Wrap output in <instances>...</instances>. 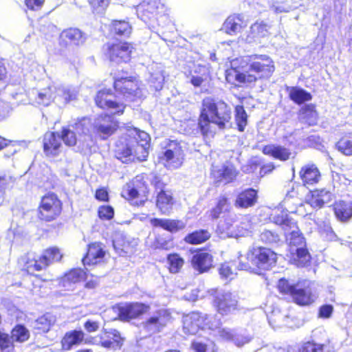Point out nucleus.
Returning a JSON list of instances; mask_svg holds the SVG:
<instances>
[{
    "mask_svg": "<svg viewBox=\"0 0 352 352\" xmlns=\"http://www.w3.org/2000/svg\"><path fill=\"white\" fill-rule=\"evenodd\" d=\"M225 72L227 82L234 86L254 85L258 81L269 80L275 71L272 58L267 54H253L236 60Z\"/></svg>",
    "mask_w": 352,
    "mask_h": 352,
    "instance_id": "1",
    "label": "nucleus"
},
{
    "mask_svg": "<svg viewBox=\"0 0 352 352\" xmlns=\"http://www.w3.org/2000/svg\"><path fill=\"white\" fill-rule=\"evenodd\" d=\"M232 112L223 100L212 96L203 98L197 119V129L203 137H213L216 134L212 124L224 130L232 123Z\"/></svg>",
    "mask_w": 352,
    "mask_h": 352,
    "instance_id": "2",
    "label": "nucleus"
},
{
    "mask_svg": "<svg viewBox=\"0 0 352 352\" xmlns=\"http://www.w3.org/2000/svg\"><path fill=\"white\" fill-rule=\"evenodd\" d=\"M148 135L137 128H129L115 142L113 153L123 163L132 160L143 162L148 155Z\"/></svg>",
    "mask_w": 352,
    "mask_h": 352,
    "instance_id": "3",
    "label": "nucleus"
},
{
    "mask_svg": "<svg viewBox=\"0 0 352 352\" xmlns=\"http://www.w3.org/2000/svg\"><path fill=\"white\" fill-rule=\"evenodd\" d=\"M278 254L272 249L262 245L249 248L239 261L241 270L262 274L276 265Z\"/></svg>",
    "mask_w": 352,
    "mask_h": 352,
    "instance_id": "4",
    "label": "nucleus"
},
{
    "mask_svg": "<svg viewBox=\"0 0 352 352\" xmlns=\"http://www.w3.org/2000/svg\"><path fill=\"white\" fill-rule=\"evenodd\" d=\"M63 257L61 250L57 246H50L44 249L40 255L27 253L23 258L22 271L34 277L40 283H46L48 279L36 272L47 270L54 263L60 262Z\"/></svg>",
    "mask_w": 352,
    "mask_h": 352,
    "instance_id": "5",
    "label": "nucleus"
},
{
    "mask_svg": "<svg viewBox=\"0 0 352 352\" xmlns=\"http://www.w3.org/2000/svg\"><path fill=\"white\" fill-rule=\"evenodd\" d=\"M114 96V93L110 88H102L96 91L94 98L95 105L105 112L98 117L99 121L104 122L107 118L119 116L124 113L126 104L116 100Z\"/></svg>",
    "mask_w": 352,
    "mask_h": 352,
    "instance_id": "6",
    "label": "nucleus"
},
{
    "mask_svg": "<svg viewBox=\"0 0 352 352\" xmlns=\"http://www.w3.org/2000/svg\"><path fill=\"white\" fill-rule=\"evenodd\" d=\"M63 202L55 192L50 191L41 196L36 209V216L41 222H52L60 217Z\"/></svg>",
    "mask_w": 352,
    "mask_h": 352,
    "instance_id": "7",
    "label": "nucleus"
},
{
    "mask_svg": "<svg viewBox=\"0 0 352 352\" xmlns=\"http://www.w3.org/2000/svg\"><path fill=\"white\" fill-rule=\"evenodd\" d=\"M112 87L122 102H135L142 94L141 81L137 76H114Z\"/></svg>",
    "mask_w": 352,
    "mask_h": 352,
    "instance_id": "8",
    "label": "nucleus"
},
{
    "mask_svg": "<svg viewBox=\"0 0 352 352\" xmlns=\"http://www.w3.org/2000/svg\"><path fill=\"white\" fill-rule=\"evenodd\" d=\"M276 288L281 295L292 298L294 302L299 306H309L315 301V296L311 289L298 287V284L291 283L285 278L278 280Z\"/></svg>",
    "mask_w": 352,
    "mask_h": 352,
    "instance_id": "9",
    "label": "nucleus"
},
{
    "mask_svg": "<svg viewBox=\"0 0 352 352\" xmlns=\"http://www.w3.org/2000/svg\"><path fill=\"white\" fill-rule=\"evenodd\" d=\"M184 156V151L179 141L167 140L158 155V162L167 169H176L182 165Z\"/></svg>",
    "mask_w": 352,
    "mask_h": 352,
    "instance_id": "10",
    "label": "nucleus"
},
{
    "mask_svg": "<svg viewBox=\"0 0 352 352\" xmlns=\"http://www.w3.org/2000/svg\"><path fill=\"white\" fill-rule=\"evenodd\" d=\"M155 197L157 208L162 214L169 212L175 204V199L171 190L167 188V184L157 175H155L151 180Z\"/></svg>",
    "mask_w": 352,
    "mask_h": 352,
    "instance_id": "11",
    "label": "nucleus"
},
{
    "mask_svg": "<svg viewBox=\"0 0 352 352\" xmlns=\"http://www.w3.org/2000/svg\"><path fill=\"white\" fill-rule=\"evenodd\" d=\"M30 338L29 329L23 324H17L10 335L0 330V352H16L14 343H24Z\"/></svg>",
    "mask_w": 352,
    "mask_h": 352,
    "instance_id": "12",
    "label": "nucleus"
},
{
    "mask_svg": "<svg viewBox=\"0 0 352 352\" xmlns=\"http://www.w3.org/2000/svg\"><path fill=\"white\" fill-rule=\"evenodd\" d=\"M132 43L118 41L113 43H107L104 54L105 57L111 62L117 64L129 63L132 56L134 50Z\"/></svg>",
    "mask_w": 352,
    "mask_h": 352,
    "instance_id": "13",
    "label": "nucleus"
},
{
    "mask_svg": "<svg viewBox=\"0 0 352 352\" xmlns=\"http://www.w3.org/2000/svg\"><path fill=\"white\" fill-rule=\"evenodd\" d=\"M149 189L142 179L126 183L122 188L121 197L133 205L140 206L144 204L148 199Z\"/></svg>",
    "mask_w": 352,
    "mask_h": 352,
    "instance_id": "14",
    "label": "nucleus"
},
{
    "mask_svg": "<svg viewBox=\"0 0 352 352\" xmlns=\"http://www.w3.org/2000/svg\"><path fill=\"white\" fill-rule=\"evenodd\" d=\"M118 318L122 322L140 319L151 310L148 304L141 302H128L116 305Z\"/></svg>",
    "mask_w": 352,
    "mask_h": 352,
    "instance_id": "15",
    "label": "nucleus"
},
{
    "mask_svg": "<svg viewBox=\"0 0 352 352\" xmlns=\"http://www.w3.org/2000/svg\"><path fill=\"white\" fill-rule=\"evenodd\" d=\"M208 324L207 316L199 311H191L182 317V330L187 336L195 335Z\"/></svg>",
    "mask_w": 352,
    "mask_h": 352,
    "instance_id": "16",
    "label": "nucleus"
},
{
    "mask_svg": "<svg viewBox=\"0 0 352 352\" xmlns=\"http://www.w3.org/2000/svg\"><path fill=\"white\" fill-rule=\"evenodd\" d=\"M212 305L217 313L221 316H228L239 309L238 300L230 292L216 294L213 297Z\"/></svg>",
    "mask_w": 352,
    "mask_h": 352,
    "instance_id": "17",
    "label": "nucleus"
},
{
    "mask_svg": "<svg viewBox=\"0 0 352 352\" xmlns=\"http://www.w3.org/2000/svg\"><path fill=\"white\" fill-rule=\"evenodd\" d=\"M85 118L78 119L74 124L63 126L60 130V137L64 144L72 147L78 142V135L85 134L87 130Z\"/></svg>",
    "mask_w": 352,
    "mask_h": 352,
    "instance_id": "18",
    "label": "nucleus"
},
{
    "mask_svg": "<svg viewBox=\"0 0 352 352\" xmlns=\"http://www.w3.org/2000/svg\"><path fill=\"white\" fill-rule=\"evenodd\" d=\"M166 11V8L160 0H148L140 5L138 12L142 21L149 22L164 16Z\"/></svg>",
    "mask_w": 352,
    "mask_h": 352,
    "instance_id": "19",
    "label": "nucleus"
},
{
    "mask_svg": "<svg viewBox=\"0 0 352 352\" xmlns=\"http://www.w3.org/2000/svg\"><path fill=\"white\" fill-rule=\"evenodd\" d=\"M86 36L80 29L68 28L64 29L58 37V45L66 50L70 47H77L85 43Z\"/></svg>",
    "mask_w": 352,
    "mask_h": 352,
    "instance_id": "20",
    "label": "nucleus"
},
{
    "mask_svg": "<svg viewBox=\"0 0 352 352\" xmlns=\"http://www.w3.org/2000/svg\"><path fill=\"white\" fill-rule=\"evenodd\" d=\"M239 175V171L230 162L223 164L219 168H212L210 170V177L216 186L223 182L226 184L232 183L236 179Z\"/></svg>",
    "mask_w": 352,
    "mask_h": 352,
    "instance_id": "21",
    "label": "nucleus"
},
{
    "mask_svg": "<svg viewBox=\"0 0 352 352\" xmlns=\"http://www.w3.org/2000/svg\"><path fill=\"white\" fill-rule=\"evenodd\" d=\"M299 178L305 187L317 185L322 179V174L318 166L314 163L302 165L299 170Z\"/></svg>",
    "mask_w": 352,
    "mask_h": 352,
    "instance_id": "22",
    "label": "nucleus"
},
{
    "mask_svg": "<svg viewBox=\"0 0 352 352\" xmlns=\"http://www.w3.org/2000/svg\"><path fill=\"white\" fill-rule=\"evenodd\" d=\"M60 135L54 131L46 132L43 138V150L45 156L54 157L62 151V143Z\"/></svg>",
    "mask_w": 352,
    "mask_h": 352,
    "instance_id": "23",
    "label": "nucleus"
},
{
    "mask_svg": "<svg viewBox=\"0 0 352 352\" xmlns=\"http://www.w3.org/2000/svg\"><path fill=\"white\" fill-rule=\"evenodd\" d=\"M332 192L325 188H315L310 190L306 203L309 204L312 208L321 209L324 205L333 199Z\"/></svg>",
    "mask_w": 352,
    "mask_h": 352,
    "instance_id": "24",
    "label": "nucleus"
},
{
    "mask_svg": "<svg viewBox=\"0 0 352 352\" xmlns=\"http://www.w3.org/2000/svg\"><path fill=\"white\" fill-rule=\"evenodd\" d=\"M258 199V190L254 188H247L236 195L234 204L237 208L247 209L255 206Z\"/></svg>",
    "mask_w": 352,
    "mask_h": 352,
    "instance_id": "25",
    "label": "nucleus"
},
{
    "mask_svg": "<svg viewBox=\"0 0 352 352\" xmlns=\"http://www.w3.org/2000/svg\"><path fill=\"white\" fill-rule=\"evenodd\" d=\"M105 256L102 244L100 242H93L87 245V252L82 258L84 265H96L101 263Z\"/></svg>",
    "mask_w": 352,
    "mask_h": 352,
    "instance_id": "26",
    "label": "nucleus"
},
{
    "mask_svg": "<svg viewBox=\"0 0 352 352\" xmlns=\"http://www.w3.org/2000/svg\"><path fill=\"white\" fill-rule=\"evenodd\" d=\"M298 120L307 126H314L318 123L320 116L314 103L305 104L298 111Z\"/></svg>",
    "mask_w": 352,
    "mask_h": 352,
    "instance_id": "27",
    "label": "nucleus"
},
{
    "mask_svg": "<svg viewBox=\"0 0 352 352\" xmlns=\"http://www.w3.org/2000/svg\"><path fill=\"white\" fill-rule=\"evenodd\" d=\"M336 217L341 223H347L352 219V201L339 199L329 206Z\"/></svg>",
    "mask_w": 352,
    "mask_h": 352,
    "instance_id": "28",
    "label": "nucleus"
},
{
    "mask_svg": "<svg viewBox=\"0 0 352 352\" xmlns=\"http://www.w3.org/2000/svg\"><path fill=\"white\" fill-rule=\"evenodd\" d=\"M212 256L204 249H198L192 256V267L199 273L208 272L212 266Z\"/></svg>",
    "mask_w": 352,
    "mask_h": 352,
    "instance_id": "29",
    "label": "nucleus"
},
{
    "mask_svg": "<svg viewBox=\"0 0 352 352\" xmlns=\"http://www.w3.org/2000/svg\"><path fill=\"white\" fill-rule=\"evenodd\" d=\"M123 341L124 339L118 331L111 329L104 331L99 344L105 349L117 351L122 348Z\"/></svg>",
    "mask_w": 352,
    "mask_h": 352,
    "instance_id": "30",
    "label": "nucleus"
},
{
    "mask_svg": "<svg viewBox=\"0 0 352 352\" xmlns=\"http://www.w3.org/2000/svg\"><path fill=\"white\" fill-rule=\"evenodd\" d=\"M85 338V333L81 330L67 331L60 340L61 350L68 351L74 346L80 345Z\"/></svg>",
    "mask_w": 352,
    "mask_h": 352,
    "instance_id": "31",
    "label": "nucleus"
},
{
    "mask_svg": "<svg viewBox=\"0 0 352 352\" xmlns=\"http://www.w3.org/2000/svg\"><path fill=\"white\" fill-rule=\"evenodd\" d=\"M153 228H161L170 233H175L185 228V223L179 219L153 218L150 220Z\"/></svg>",
    "mask_w": 352,
    "mask_h": 352,
    "instance_id": "32",
    "label": "nucleus"
},
{
    "mask_svg": "<svg viewBox=\"0 0 352 352\" xmlns=\"http://www.w3.org/2000/svg\"><path fill=\"white\" fill-rule=\"evenodd\" d=\"M262 153L282 162L289 160L292 156V151L289 148L279 144H267L262 147Z\"/></svg>",
    "mask_w": 352,
    "mask_h": 352,
    "instance_id": "33",
    "label": "nucleus"
},
{
    "mask_svg": "<svg viewBox=\"0 0 352 352\" xmlns=\"http://www.w3.org/2000/svg\"><path fill=\"white\" fill-rule=\"evenodd\" d=\"M109 32L113 36L127 38L132 32V26L125 19L112 20L109 24Z\"/></svg>",
    "mask_w": 352,
    "mask_h": 352,
    "instance_id": "34",
    "label": "nucleus"
},
{
    "mask_svg": "<svg viewBox=\"0 0 352 352\" xmlns=\"http://www.w3.org/2000/svg\"><path fill=\"white\" fill-rule=\"evenodd\" d=\"M168 314L165 310L159 309L155 314L148 318L143 323L144 327L146 329H155L160 331L162 328L166 327L167 323Z\"/></svg>",
    "mask_w": 352,
    "mask_h": 352,
    "instance_id": "35",
    "label": "nucleus"
},
{
    "mask_svg": "<svg viewBox=\"0 0 352 352\" xmlns=\"http://www.w3.org/2000/svg\"><path fill=\"white\" fill-rule=\"evenodd\" d=\"M231 208L230 198L226 195H221L217 199L215 206L209 211V217L212 219L220 217L223 212H229Z\"/></svg>",
    "mask_w": 352,
    "mask_h": 352,
    "instance_id": "36",
    "label": "nucleus"
},
{
    "mask_svg": "<svg viewBox=\"0 0 352 352\" xmlns=\"http://www.w3.org/2000/svg\"><path fill=\"white\" fill-rule=\"evenodd\" d=\"M88 277L87 273L80 267L72 268L66 272L61 278L63 285L76 284L85 280Z\"/></svg>",
    "mask_w": 352,
    "mask_h": 352,
    "instance_id": "37",
    "label": "nucleus"
},
{
    "mask_svg": "<svg viewBox=\"0 0 352 352\" xmlns=\"http://www.w3.org/2000/svg\"><path fill=\"white\" fill-rule=\"evenodd\" d=\"M211 234L207 229L194 230L186 234L184 239V241L190 245H199L208 241Z\"/></svg>",
    "mask_w": 352,
    "mask_h": 352,
    "instance_id": "38",
    "label": "nucleus"
},
{
    "mask_svg": "<svg viewBox=\"0 0 352 352\" xmlns=\"http://www.w3.org/2000/svg\"><path fill=\"white\" fill-rule=\"evenodd\" d=\"M184 263V258L179 253L172 252L166 255V268L170 274L179 273Z\"/></svg>",
    "mask_w": 352,
    "mask_h": 352,
    "instance_id": "39",
    "label": "nucleus"
},
{
    "mask_svg": "<svg viewBox=\"0 0 352 352\" xmlns=\"http://www.w3.org/2000/svg\"><path fill=\"white\" fill-rule=\"evenodd\" d=\"M289 98L296 104H302L312 100L311 93L302 88L292 87L288 92Z\"/></svg>",
    "mask_w": 352,
    "mask_h": 352,
    "instance_id": "40",
    "label": "nucleus"
},
{
    "mask_svg": "<svg viewBox=\"0 0 352 352\" xmlns=\"http://www.w3.org/2000/svg\"><path fill=\"white\" fill-rule=\"evenodd\" d=\"M293 263L298 267L308 265L311 260V254L306 245L297 248L296 252L292 254Z\"/></svg>",
    "mask_w": 352,
    "mask_h": 352,
    "instance_id": "41",
    "label": "nucleus"
},
{
    "mask_svg": "<svg viewBox=\"0 0 352 352\" xmlns=\"http://www.w3.org/2000/svg\"><path fill=\"white\" fill-rule=\"evenodd\" d=\"M56 98V87L48 86L38 93L36 100L38 104L47 107L53 102Z\"/></svg>",
    "mask_w": 352,
    "mask_h": 352,
    "instance_id": "42",
    "label": "nucleus"
},
{
    "mask_svg": "<svg viewBox=\"0 0 352 352\" xmlns=\"http://www.w3.org/2000/svg\"><path fill=\"white\" fill-rule=\"evenodd\" d=\"M56 97L64 104L76 100L78 96V91L74 88L56 87Z\"/></svg>",
    "mask_w": 352,
    "mask_h": 352,
    "instance_id": "43",
    "label": "nucleus"
},
{
    "mask_svg": "<svg viewBox=\"0 0 352 352\" xmlns=\"http://www.w3.org/2000/svg\"><path fill=\"white\" fill-rule=\"evenodd\" d=\"M336 148L346 156H352V134L343 135L336 143Z\"/></svg>",
    "mask_w": 352,
    "mask_h": 352,
    "instance_id": "44",
    "label": "nucleus"
},
{
    "mask_svg": "<svg viewBox=\"0 0 352 352\" xmlns=\"http://www.w3.org/2000/svg\"><path fill=\"white\" fill-rule=\"evenodd\" d=\"M243 21L239 15L229 16L223 23L225 32L230 35L235 34L242 28Z\"/></svg>",
    "mask_w": 352,
    "mask_h": 352,
    "instance_id": "45",
    "label": "nucleus"
},
{
    "mask_svg": "<svg viewBox=\"0 0 352 352\" xmlns=\"http://www.w3.org/2000/svg\"><path fill=\"white\" fill-rule=\"evenodd\" d=\"M109 124L108 125L98 124L96 126V131L100 135L102 139H107L116 133L118 129V122L112 119V117L108 118Z\"/></svg>",
    "mask_w": 352,
    "mask_h": 352,
    "instance_id": "46",
    "label": "nucleus"
},
{
    "mask_svg": "<svg viewBox=\"0 0 352 352\" xmlns=\"http://www.w3.org/2000/svg\"><path fill=\"white\" fill-rule=\"evenodd\" d=\"M234 118L237 129L240 132L245 131L248 124V114L243 105H236L234 108Z\"/></svg>",
    "mask_w": 352,
    "mask_h": 352,
    "instance_id": "47",
    "label": "nucleus"
},
{
    "mask_svg": "<svg viewBox=\"0 0 352 352\" xmlns=\"http://www.w3.org/2000/svg\"><path fill=\"white\" fill-rule=\"evenodd\" d=\"M324 344L318 343L314 340L302 342L296 352H324Z\"/></svg>",
    "mask_w": 352,
    "mask_h": 352,
    "instance_id": "48",
    "label": "nucleus"
},
{
    "mask_svg": "<svg viewBox=\"0 0 352 352\" xmlns=\"http://www.w3.org/2000/svg\"><path fill=\"white\" fill-rule=\"evenodd\" d=\"M53 322L51 318L45 314L38 317L36 320V329L38 331V333H45L48 332Z\"/></svg>",
    "mask_w": 352,
    "mask_h": 352,
    "instance_id": "49",
    "label": "nucleus"
},
{
    "mask_svg": "<svg viewBox=\"0 0 352 352\" xmlns=\"http://www.w3.org/2000/svg\"><path fill=\"white\" fill-rule=\"evenodd\" d=\"M289 245L290 246L298 247L300 245L305 246L306 241L303 234L300 231L299 227L289 234Z\"/></svg>",
    "mask_w": 352,
    "mask_h": 352,
    "instance_id": "50",
    "label": "nucleus"
},
{
    "mask_svg": "<svg viewBox=\"0 0 352 352\" xmlns=\"http://www.w3.org/2000/svg\"><path fill=\"white\" fill-rule=\"evenodd\" d=\"M98 216L101 220H111L114 217V210L109 205L101 206L98 209Z\"/></svg>",
    "mask_w": 352,
    "mask_h": 352,
    "instance_id": "51",
    "label": "nucleus"
},
{
    "mask_svg": "<svg viewBox=\"0 0 352 352\" xmlns=\"http://www.w3.org/2000/svg\"><path fill=\"white\" fill-rule=\"evenodd\" d=\"M45 0H24L25 11L38 12L41 10Z\"/></svg>",
    "mask_w": 352,
    "mask_h": 352,
    "instance_id": "52",
    "label": "nucleus"
},
{
    "mask_svg": "<svg viewBox=\"0 0 352 352\" xmlns=\"http://www.w3.org/2000/svg\"><path fill=\"white\" fill-rule=\"evenodd\" d=\"M261 241L265 244L276 243L278 239V235L271 230H264L260 235Z\"/></svg>",
    "mask_w": 352,
    "mask_h": 352,
    "instance_id": "53",
    "label": "nucleus"
},
{
    "mask_svg": "<svg viewBox=\"0 0 352 352\" xmlns=\"http://www.w3.org/2000/svg\"><path fill=\"white\" fill-rule=\"evenodd\" d=\"M280 227L285 232V234H289L290 232H293L298 228L297 221L294 220L289 215L286 218L284 224H282Z\"/></svg>",
    "mask_w": 352,
    "mask_h": 352,
    "instance_id": "54",
    "label": "nucleus"
},
{
    "mask_svg": "<svg viewBox=\"0 0 352 352\" xmlns=\"http://www.w3.org/2000/svg\"><path fill=\"white\" fill-rule=\"evenodd\" d=\"M210 76L208 71L201 74V76H194L190 79V83L195 87L201 86L204 82L210 80Z\"/></svg>",
    "mask_w": 352,
    "mask_h": 352,
    "instance_id": "55",
    "label": "nucleus"
},
{
    "mask_svg": "<svg viewBox=\"0 0 352 352\" xmlns=\"http://www.w3.org/2000/svg\"><path fill=\"white\" fill-rule=\"evenodd\" d=\"M333 311V307L329 304L321 305L318 309V317L320 318H329Z\"/></svg>",
    "mask_w": 352,
    "mask_h": 352,
    "instance_id": "56",
    "label": "nucleus"
},
{
    "mask_svg": "<svg viewBox=\"0 0 352 352\" xmlns=\"http://www.w3.org/2000/svg\"><path fill=\"white\" fill-rule=\"evenodd\" d=\"M172 240H163L155 239L154 241L155 249L168 250L173 248L174 245L170 243Z\"/></svg>",
    "mask_w": 352,
    "mask_h": 352,
    "instance_id": "57",
    "label": "nucleus"
},
{
    "mask_svg": "<svg viewBox=\"0 0 352 352\" xmlns=\"http://www.w3.org/2000/svg\"><path fill=\"white\" fill-rule=\"evenodd\" d=\"M94 197L99 201L108 202L109 201V192L104 187L97 188Z\"/></svg>",
    "mask_w": 352,
    "mask_h": 352,
    "instance_id": "58",
    "label": "nucleus"
},
{
    "mask_svg": "<svg viewBox=\"0 0 352 352\" xmlns=\"http://www.w3.org/2000/svg\"><path fill=\"white\" fill-rule=\"evenodd\" d=\"M190 349L195 352H208L209 346L206 343L193 340L190 344Z\"/></svg>",
    "mask_w": 352,
    "mask_h": 352,
    "instance_id": "59",
    "label": "nucleus"
},
{
    "mask_svg": "<svg viewBox=\"0 0 352 352\" xmlns=\"http://www.w3.org/2000/svg\"><path fill=\"white\" fill-rule=\"evenodd\" d=\"M287 216L288 214L285 211L280 210L279 212L273 215L272 222L277 226H281L282 224H284Z\"/></svg>",
    "mask_w": 352,
    "mask_h": 352,
    "instance_id": "60",
    "label": "nucleus"
},
{
    "mask_svg": "<svg viewBox=\"0 0 352 352\" xmlns=\"http://www.w3.org/2000/svg\"><path fill=\"white\" fill-rule=\"evenodd\" d=\"M8 62L6 58H0V81H4L8 78Z\"/></svg>",
    "mask_w": 352,
    "mask_h": 352,
    "instance_id": "61",
    "label": "nucleus"
},
{
    "mask_svg": "<svg viewBox=\"0 0 352 352\" xmlns=\"http://www.w3.org/2000/svg\"><path fill=\"white\" fill-rule=\"evenodd\" d=\"M84 327L87 332L93 333L97 331L99 329L100 324L98 321L87 320L84 323Z\"/></svg>",
    "mask_w": 352,
    "mask_h": 352,
    "instance_id": "62",
    "label": "nucleus"
},
{
    "mask_svg": "<svg viewBox=\"0 0 352 352\" xmlns=\"http://www.w3.org/2000/svg\"><path fill=\"white\" fill-rule=\"evenodd\" d=\"M87 1L94 10H98V9L104 10L107 6V3L106 0H87Z\"/></svg>",
    "mask_w": 352,
    "mask_h": 352,
    "instance_id": "63",
    "label": "nucleus"
},
{
    "mask_svg": "<svg viewBox=\"0 0 352 352\" xmlns=\"http://www.w3.org/2000/svg\"><path fill=\"white\" fill-rule=\"evenodd\" d=\"M98 285V277L91 274V279L86 281L84 287L87 289H95Z\"/></svg>",
    "mask_w": 352,
    "mask_h": 352,
    "instance_id": "64",
    "label": "nucleus"
}]
</instances>
